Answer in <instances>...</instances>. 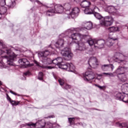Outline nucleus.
Segmentation results:
<instances>
[{
  "label": "nucleus",
  "mask_w": 128,
  "mask_h": 128,
  "mask_svg": "<svg viewBox=\"0 0 128 128\" xmlns=\"http://www.w3.org/2000/svg\"><path fill=\"white\" fill-rule=\"evenodd\" d=\"M69 32H71V38L77 41V46L76 47V50H80L83 52L86 50V47L84 42H82V40H86L88 37V34H82L80 33H74V29H70L68 30Z\"/></svg>",
  "instance_id": "f257e3e1"
},
{
  "label": "nucleus",
  "mask_w": 128,
  "mask_h": 128,
  "mask_svg": "<svg viewBox=\"0 0 128 128\" xmlns=\"http://www.w3.org/2000/svg\"><path fill=\"white\" fill-rule=\"evenodd\" d=\"M52 54H54L52 51H50L49 50H45L42 52H40L38 53V56L42 60L43 64L42 66H40V63L36 60L34 61V64H36V66H40V68H48V70L54 68V67L46 66V64H52V61L54 60H51L50 58L46 57L48 56H50Z\"/></svg>",
  "instance_id": "f03ea898"
},
{
  "label": "nucleus",
  "mask_w": 128,
  "mask_h": 128,
  "mask_svg": "<svg viewBox=\"0 0 128 128\" xmlns=\"http://www.w3.org/2000/svg\"><path fill=\"white\" fill-rule=\"evenodd\" d=\"M0 46L2 50L0 49V54H2L4 52H6V56H4V58L7 60V64L9 66H14V62L16 60V55L14 54L10 50H8L4 42L0 41Z\"/></svg>",
  "instance_id": "7ed1b4c3"
},
{
  "label": "nucleus",
  "mask_w": 128,
  "mask_h": 128,
  "mask_svg": "<svg viewBox=\"0 0 128 128\" xmlns=\"http://www.w3.org/2000/svg\"><path fill=\"white\" fill-rule=\"evenodd\" d=\"M94 14L97 20H100V24L102 26H110L114 24V18L112 16L102 17L98 12L94 13Z\"/></svg>",
  "instance_id": "20e7f679"
},
{
  "label": "nucleus",
  "mask_w": 128,
  "mask_h": 128,
  "mask_svg": "<svg viewBox=\"0 0 128 128\" xmlns=\"http://www.w3.org/2000/svg\"><path fill=\"white\" fill-rule=\"evenodd\" d=\"M50 10L46 12V14L48 16H52V14H62L64 12V6L61 4H51L48 6Z\"/></svg>",
  "instance_id": "39448f33"
},
{
  "label": "nucleus",
  "mask_w": 128,
  "mask_h": 128,
  "mask_svg": "<svg viewBox=\"0 0 128 128\" xmlns=\"http://www.w3.org/2000/svg\"><path fill=\"white\" fill-rule=\"evenodd\" d=\"M126 70H128V68L120 66L117 70L114 72V74H118V76L120 80H121L122 82H124L126 80V76L124 75V72H126Z\"/></svg>",
  "instance_id": "423d86ee"
},
{
  "label": "nucleus",
  "mask_w": 128,
  "mask_h": 128,
  "mask_svg": "<svg viewBox=\"0 0 128 128\" xmlns=\"http://www.w3.org/2000/svg\"><path fill=\"white\" fill-rule=\"evenodd\" d=\"M52 64L58 66L60 68H62V70H68V63H66V64H62V58L61 57H58L54 60H53Z\"/></svg>",
  "instance_id": "0eeeda50"
},
{
  "label": "nucleus",
  "mask_w": 128,
  "mask_h": 128,
  "mask_svg": "<svg viewBox=\"0 0 128 128\" xmlns=\"http://www.w3.org/2000/svg\"><path fill=\"white\" fill-rule=\"evenodd\" d=\"M60 54L62 56L66 58L68 60L72 59V58L74 56V54H72V51H70V48H65L62 50Z\"/></svg>",
  "instance_id": "6e6552de"
},
{
  "label": "nucleus",
  "mask_w": 128,
  "mask_h": 128,
  "mask_svg": "<svg viewBox=\"0 0 128 128\" xmlns=\"http://www.w3.org/2000/svg\"><path fill=\"white\" fill-rule=\"evenodd\" d=\"M26 125L28 126H32V128H36V126H37L38 128H44V126H46V121H44V120H39L36 124L30 122L26 124Z\"/></svg>",
  "instance_id": "1a4fd4ad"
},
{
  "label": "nucleus",
  "mask_w": 128,
  "mask_h": 128,
  "mask_svg": "<svg viewBox=\"0 0 128 128\" xmlns=\"http://www.w3.org/2000/svg\"><path fill=\"white\" fill-rule=\"evenodd\" d=\"M95 74L92 71H88L83 74V78L86 82H90L94 78Z\"/></svg>",
  "instance_id": "9d476101"
},
{
  "label": "nucleus",
  "mask_w": 128,
  "mask_h": 128,
  "mask_svg": "<svg viewBox=\"0 0 128 128\" xmlns=\"http://www.w3.org/2000/svg\"><path fill=\"white\" fill-rule=\"evenodd\" d=\"M88 64L91 68H96L98 66V59L96 57H92L89 59Z\"/></svg>",
  "instance_id": "9b49d317"
},
{
  "label": "nucleus",
  "mask_w": 128,
  "mask_h": 128,
  "mask_svg": "<svg viewBox=\"0 0 128 128\" xmlns=\"http://www.w3.org/2000/svg\"><path fill=\"white\" fill-rule=\"evenodd\" d=\"M116 100H122L124 102H128V94H122V93H118L116 96Z\"/></svg>",
  "instance_id": "f8f14e48"
},
{
  "label": "nucleus",
  "mask_w": 128,
  "mask_h": 128,
  "mask_svg": "<svg viewBox=\"0 0 128 128\" xmlns=\"http://www.w3.org/2000/svg\"><path fill=\"white\" fill-rule=\"evenodd\" d=\"M106 12H108L112 16H116V14H118V10L114 8V6H106L104 8Z\"/></svg>",
  "instance_id": "ddd939ff"
},
{
  "label": "nucleus",
  "mask_w": 128,
  "mask_h": 128,
  "mask_svg": "<svg viewBox=\"0 0 128 128\" xmlns=\"http://www.w3.org/2000/svg\"><path fill=\"white\" fill-rule=\"evenodd\" d=\"M6 0H0V14L2 16V14H4L6 12L7 9L6 7L4 6H6Z\"/></svg>",
  "instance_id": "4468645a"
},
{
  "label": "nucleus",
  "mask_w": 128,
  "mask_h": 128,
  "mask_svg": "<svg viewBox=\"0 0 128 128\" xmlns=\"http://www.w3.org/2000/svg\"><path fill=\"white\" fill-rule=\"evenodd\" d=\"M122 56H123L122 54L120 53H116L114 56L113 57L112 59L114 62L120 64V62H124V59L122 58Z\"/></svg>",
  "instance_id": "2eb2a0df"
},
{
  "label": "nucleus",
  "mask_w": 128,
  "mask_h": 128,
  "mask_svg": "<svg viewBox=\"0 0 128 128\" xmlns=\"http://www.w3.org/2000/svg\"><path fill=\"white\" fill-rule=\"evenodd\" d=\"M102 70L104 72H108L110 70V68H111L112 72L114 69V66L112 64H106L101 66Z\"/></svg>",
  "instance_id": "dca6fc26"
},
{
  "label": "nucleus",
  "mask_w": 128,
  "mask_h": 128,
  "mask_svg": "<svg viewBox=\"0 0 128 128\" xmlns=\"http://www.w3.org/2000/svg\"><path fill=\"white\" fill-rule=\"evenodd\" d=\"M106 44V41L104 40L100 39L96 40L95 44V48H102Z\"/></svg>",
  "instance_id": "f3484780"
},
{
  "label": "nucleus",
  "mask_w": 128,
  "mask_h": 128,
  "mask_svg": "<svg viewBox=\"0 0 128 128\" xmlns=\"http://www.w3.org/2000/svg\"><path fill=\"white\" fill-rule=\"evenodd\" d=\"M78 14H80V8H74L72 10L71 12L70 13V14L72 18H74L78 16Z\"/></svg>",
  "instance_id": "a211bd4d"
},
{
  "label": "nucleus",
  "mask_w": 128,
  "mask_h": 128,
  "mask_svg": "<svg viewBox=\"0 0 128 128\" xmlns=\"http://www.w3.org/2000/svg\"><path fill=\"white\" fill-rule=\"evenodd\" d=\"M66 38L63 37L62 39H59L58 41L56 43L55 46L57 48H62V46L64 44V42H66Z\"/></svg>",
  "instance_id": "6ab92c4d"
},
{
  "label": "nucleus",
  "mask_w": 128,
  "mask_h": 128,
  "mask_svg": "<svg viewBox=\"0 0 128 128\" xmlns=\"http://www.w3.org/2000/svg\"><path fill=\"white\" fill-rule=\"evenodd\" d=\"M18 62L20 64L21 66H25V68L30 66V62H28V60H26V58L20 59L18 60Z\"/></svg>",
  "instance_id": "aec40b11"
},
{
  "label": "nucleus",
  "mask_w": 128,
  "mask_h": 128,
  "mask_svg": "<svg viewBox=\"0 0 128 128\" xmlns=\"http://www.w3.org/2000/svg\"><path fill=\"white\" fill-rule=\"evenodd\" d=\"M114 40H118V38H108L107 42H106V44L109 48H110L114 44Z\"/></svg>",
  "instance_id": "412c9836"
},
{
  "label": "nucleus",
  "mask_w": 128,
  "mask_h": 128,
  "mask_svg": "<svg viewBox=\"0 0 128 128\" xmlns=\"http://www.w3.org/2000/svg\"><path fill=\"white\" fill-rule=\"evenodd\" d=\"M122 94H128V84H125L122 86Z\"/></svg>",
  "instance_id": "4be33fe9"
},
{
  "label": "nucleus",
  "mask_w": 128,
  "mask_h": 128,
  "mask_svg": "<svg viewBox=\"0 0 128 128\" xmlns=\"http://www.w3.org/2000/svg\"><path fill=\"white\" fill-rule=\"evenodd\" d=\"M90 5V2L88 0H83L80 3V6L82 8H88Z\"/></svg>",
  "instance_id": "5701e85b"
},
{
  "label": "nucleus",
  "mask_w": 128,
  "mask_h": 128,
  "mask_svg": "<svg viewBox=\"0 0 128 128\" xmlns=\"http://www.w3.org/2000/svg\"><path fill=\"white\" fill-rule=\"evenodd\" d=\"M88 43L89 46H94L96 47V40L90 38L88 40Z\"/></svg>",
  "instance_id": "b1692460"
},
{
  "label": "nucleus",
  "mask_w": 128,
  "mask_h": 128,
  "mask_svg": "<svg viewBox=\"0 0 128 128\" xmlns=\"http://www.w3.org/2000/svg\"><path fill=\"white\" fill-rule=\"evenodd\" d=\"M84 26L86 30H92V23L91 22H87L84 24Z\"/></svg>",
  "instance_id": "393cba45"
},
{
  "label": "nucleus",
  "mask_w": 128,
  "mask_h": 128,
  "mask_svg": "<svg viewBox=\"0 0 128 128\" xmlns=\"http://www.w3.org/2000/svg\"><path fill=\"white\" fill-rule=\"evenodd\" d=\"M108 30L109 32H116L120 31V28H118V27L112 26L109 28Z\"/></svg>",
  "instance_id": "a878e982"
},
{
  "label": "nucleus",
  "mask_w": 128,
  "mask_h": 128,
  "mask_svg": "<svg viewBox=\"0 0 128 128\" xmlns=\"http://www.w3.org/2000/svg\"><path fill=\"white\" fill-rule=\"evenodd\" d=\"M63 8L64 10L66 11L70 10V8H72V5L70 4V3H66L64 4L63 5Z\"/></svg>",
  "instance_id": "bb28decb"
},
{
  "label": "nucleus",
  "mask_w": 128,
  "mask_h": 128,
  "mask_svg": "<svg viewBox=\"0 0 128 128\" xmlns=\"http://www.w3.org/2000/svg\"><path fill=\"white\" fill-rule=\"evenodd\" d=\"M76 68L74 64L70 63L68 64V72H74Z\"/></svg>",
  "instance_id": "cd10ccee"
},
{
  "label": "nucleus",
  "mask_w": 128,
  "mask_h": 128,
  "mask_svg": "<svg viewBox=\"0 0 128 128\" xmlns=\"http://www.w3.org/2000/svg\"><path fill=\"white\" fill-rule=\"evenodd\" d=\"M92 9L88 8H86L84 10V12L86 14H92Z\"/></svg>",
  "instance_id": "c85d7f7f"
},
{
  "label": "nucleus",
  "mask_w": 128,
  "mask_h": 128,
  "mask_svg": "<svg viewBox=\"0 0 128 128\" xmlns=\"http://www.w3.org/2000/svg\"><path fill=\"white\" fill-rule=\"evenodd\" d=\"M8 6L11 8H14V6H16V1H14V0L12 1L11 2H10L8 5Z\"/></svg>",
  "instance_id": "c756f323"
},
{
  "label": "nucleus",
  "mask_w": 128,
  "mask_h": 128,
  "mask_svg": "<svg viewBox=\"0 0 128 128\" xmlns=\"http://www.w3.org/2000/svg\"><path fill=\"white\" fill-rule=\"evenodd\" d=\"M58 82L60 86H64V84L66 82V81L64 80L62 78H60L58 79Z\"/></svg>",
  "instance_id": "7c9ffc66"
},
{
  "label": "nucleus",
  "mask_w": 128,
  "mask_h": 128,
  "mask_svg": "<svg viewBox=\"0 0 128 128\" xmlns=\"http://www.w3.org/2000/svg\"><path fill=\"white\" fill-rule=\"evenodd\" d=\"M20 101H16V100H12L10 101V104H12V106H18V104H20Z\"/></svg>",
  "instance_id": "2f4dec72"
},
{
  "label": "nucleus",
  "mask_w": 128,
  "mask_h": 128,
  "mask_svg": "<svg viewBox=\"0 0 128 128\" xmlns=\"http://www.w3.org/2000/svg\"><path fill=\"white\" fill-rule=\"evenodd\" d=\"M114 72L113 73H108V72H103V74L105 76H108L110 77H112L114 76Z\"/></svg>",
  "instance_id": "473e14b6"
},
{
  "label": "nucleus",
  "mask_w": 128,
  "mask_h": 128,
  "mask_svg": "<svg viewBox=\"0 0 128 128\" xmlns=\"http://www.w3.org/2000/svg\"><path fill=\"white\" fill-rule=\"evenodd\" d=\"M44 73L42 72H40L38 76V78L40 80H44Z\"/></svg>",
  "instance_id": "72a5a7b5"
},
{
  "label": "nucleus",
  "mask_w": 128,
  "mask_h": 128,
  "mask_svg": "<svg viewBox=\"0 0 128 128\" xmlns=\"http://www.w3.org/2000/svg\"><path fill=\"white\" fill-rule=\"evenodd\" d=\"M68 120L70 124H74V118H68Z\"/></svg>",
  "instance_id": "f704fd0d"
},
{
  "label": "nucleus",
  "mask_w": 128,
  "mask_h": 128,
  "mask_svg": "<svg viewBox=\"0 0 128 128\" xmlns=\"http://www.w3.org/2000/svg\"><path fill=\"white\" fill-rule=\"evenodd\" d=\"M92 10V14H96V12H100V9L98 7H94Z\"/></svg>",
  "instance_id": "c9c22d12"
},
{
  "label": "nucleus",
  "mask_w": 128,
  "mask_h": 128,
  "mask_svg": "<svg viewBox=\"0 0 128 128\" xmlns=\"http://www.w3.org/2000/svg\"><path fill=\"white\" fill-rule=\"evenodd\" d=\"M71 86H70L68 84H64V88L65 90H68V88H70Z\"/></svg>",
  "instance_id": "e433bc0d"
},
{
  "label": "nucleus",
  "mask_w": 128,
  "mask_h": 128,
  "mask_svg": "<svg viewBox=\"0 0 128 128\" xmlns=\"http://www.w3.org/2000/svg\"><path fill=\"white\" fill-rule=\"evenodd\" d=\"M95 86H97V88H100V90H102L104 88V86H100V85H98L96 84H94Z\"/></svg>",
  "instance_id": "4c0bfd02"
},
{
  "label": "nucleus",
  "mask_w": 128,
  "mask_h": 128,
  "mask_svg": "<svg viewBox=\"0 0 128 128\" xmlns=\"http://www.w3.org/2000/svg\"><path fill=\"white\" fill-rule=\"evenodd\" d=\"M6 68L4 64L2 63V62H0V68Z\"/></svg>",
  "instance_id": "58836bf2"
},
{
  "label": "nucleus",
  "mask_w": 128,
  "mask_h": 128,
  "mask_svg": "<svg viewBox=\"0 0 128 128\" xmlns=\"http://www.w3.org/2000/svg\"><path fill=\"white\" fill-rule=\"evenodd\" d=\"M120 126H122V128H126V126H127L126 123H123L120 124Z\"/></svg>",
  "instance_id": "ea45409f"
},
{
  "label": "nucleus",
  "mask_w": 128,
  "mask_h": 128,
  "mask_svg": "<svg viewBox=\"0 0 128 128\" xmlns=\"http://www.w3.org/2000/svg\"><path fill=\"white\" fill-rule=\"evenodd\" d=\"M35 2H37V4H38L40 6H42V3L40 2L39 0H36L35 1Z\"/></svg>",
  "instance_id": "a19ab883"
},
{
  "label": "nucleus",
  "mask_w": 128,
  "mask_h": 128,
  "mask_svg": "<svg viewBox=\"0 0 128 128\" xmlns=\"http://www.w3.org/2000/svg\"><path fill=\"white\" fill-rule=\"evenodd\" d=\"M24 76H30V72L28 71L24 73Z\"/></svg>",
  "instance_id": "79ce46f5"
},
{
  "label": "nucleus",
  "mask_w": 128,
  "mask_h": 128,
  "mask_svg": "<svg viewBox=\"0 0 128 128\" xmlns=\"http://www.w3.org/2000/svg\"><path fill=\"white\" fill-rule=\"evenodd\" d=\"M7 98H8V100H9V102H12V100L10 98V96H8Z\"/></svg>",
  "instance_id": "37998d69"
},
{
  "label": "nucleus",
  "mask_w": 128,
  "mask_h": 128,
  "mask_svg": "<svg viewBox=\"0 0 128 128\" xmlns=\"http://www.w3.org/2000/svg\"><path fill=\"white\" fill-rule=\"evenodd\" d=\"M54 118V116L52 115V116H49L48 117V118Z\"/></svg>",
  "instance_id": "c03bdc74"
},
{
  "label": "nucleus",
  "mask_w": 128,
  "mask_h": 128,
  "mask_svg": "<svg viewBox=\"0 0 128 128\" xmlns=\"http://www.w3.org/2000/svg\"><path fill=\"white\" fill-rule=\"evenodd\" d=\"M10 92L11 93V94H16V93H15L12 90H10Z\"/></svg>",
  "instance_id": "a18cd8bd"
},
{
  "label": "nucleus",
  "mask_w": 128,
  "mask_h": 128,
  "mask_svg": "<svg viewBox=\"0 0 128 128\" xmlns=\"http://www.w3.org/2000/svg\"><path fill=\"white\" fill-rule=\"evenodd\" d=\"M74 2H82V0H74Z\"/></svg>",
  "instance_id": "49530a36"
},
{
  "label": "nucleus",
  "mask_w": 128,
  "mask_h": 128,
  "mask_svg": "<svg viewBox=\"0 0 128 128\" xmlns=\"http://www.w3.org/2000/svg\"><path fill=\"white\" fill-rule=\"evenodd\" d=\"M104 73H102V74H99L98 76H104Z\"/></svg>",
  "instance_id": "de8ad7c7"
},
{
  "label": "nucleus",
  "mask_w": 128,
  "mask_h": 128,
  "mask_svg": "<svg viewBox=\"0 0 128 128\" xmlns=\"http://www.w3.org/2000/svg\"><path fill=\"white\" fill-rule=\"evenodd\" d=\"M64 36V34H62L60 36V38H62V36Z\"/></svg>",
  "instance_id": "09e8293b"
},
{
  "label": "nucleus",
  "mask_w": 128,
  "mask_h": 128,
  "mask_svg": "<svg viewBox=\"0 0 128 128\" xmlns=\"http://www.w3.org/2000/svg\"><path fill=\"white\" fill-rule=\"evenodd\" d=\"M52 76H54V78H55V77H54V72H52Z\"/></svg>",
  "instance_id": "8fccbe9b"
},
{
  "label": "nucleus",
  "mask_w": 128,
  "mask_h": 128,
  "mask_svg": "<svg viewBox=\"0 0 128 128\" xmlns=\"http://www.w3.org/2000/svg\"><path fill=\"white\" fill-rule=\"evenodd\" d=\"M2 14L0 13V18H2Z\"/></svg>",
  "instance_id": "3c124183"
},
{
  "label": "nucleus",
  "mask_w": 128,
  "mask_h": 128,
  "mask_svg": "<svg viewBox=\"0 0 128 128\" xmlns=\"http://www.w3.org/2000/svg\"><path fill=\"white\" fill-rule=\"evenodd\" d=\"M21 126H22V127L24 126V125L22 124V125Z\"/></svg>",
  "instance_id": "603ef678"
},
{
  "label": "nucleus",
  "mask_w": 128,
  "mask_h": 128,
  "mask_svg": "<svg viewBox=\"0 0 128 128\" xmlns=\"http://www.w3.org/2000/svg\"><path fill=\"white\" fill-rule=\"evenodd\" d=\"M2 84V82H0V86Z\"/></svg>",
  "instance_id": "864d4df0"
},
{
  "label": "nucleus",
  "mask_w": 128,
  "mask_h": 128,
  "mask_svg": "<svg viewBox=\"0 0 128 128\" xmlns=\"http://www.w3.org/2000/svg\"><path fill=\"white\" fill-rule=\"evenodd\" d=\"M92 0V2H94V0Z\"/></svg>",
  "instance_id": "5fc2aeb1"
},
{
  "label": "nucleus",
  "mask_w": 128,
  "mask_h": 128,
  "mask_svg": "<svg viewBox=\"0 0 128 128\" xmlns=\"http://www.w3.org/2000/svg\"><path fill=\"white\" fill-rule=\"evenodd\" d=\"M81 30H82V28L81 29Z\"/></svg>",
  "instance_id": "6e6d98bb"
},
{
  "label": "nucleus",
  "mask_w": 128,
  "mask_h": 128,
  "mask_svg": "<svg viewBox=\"0 0 128 128\" xmlns=\"http://www.w3.org/2000/svg\"><path fill=\"white\" fill-rule=\"evenodd\" d=\"M127 128H128V127H127Z\"/></svg>",
  "instance_id": "4d7b16f0"
}]
</instances>
